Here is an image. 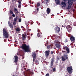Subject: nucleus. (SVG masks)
<instances>
[{
	"mask_svg": "<svg viewBox=\"0 0 76 76\" xmlns=\"http://www.w3.org/2000/svg\"><path fill=\"white\" fill-rule=\"evenodd\" d=\"M38 13L37 12H36V11H34L33 12V15H37V13Z\"/></svg>",
	"mask_w": 76,
	"mask_h": 76,
	"instance_id": "26",
	"label": "nucleus"
},
{
	"mask_svg": "<svg viewBox=\"0 0 76 76\" xmlns=\"http://www.w3.org/2000/svg\"><path fill=\"white\" fill-rule=\"evenodd\" d=\"M69 47H67V46H66L64 47L63 49L64 50H66Z\"/></svg>",
	"mask_w": 76,
	"mask_h": 76,
	"instance_id": "24",
	"label": "nucleus"
},
{
	"mask_svg": "<svg viewBox=\"0 0 76 76\" xmlns=\"http://www.w3.org/2000/svg\"><path fill=\"white\" fill-rule=\"evenodd\" d=\"M53 37H56V35H55V34L53 35Z\"/></svg>",
	"mask_w": 76,
	"mask_h": 76,
	"instance_id": "49",
	"label": "nucleus"
},
{
	"mask_svg": "<svg viewBox=\"0 0 76 76\" xmlns=\"http://www.w3.org/2000/svg\"><path fill=\"white\" fill-rule=\"evenodd\" d=\"M68 58L67 54L66 55H64V56H62L61 57L62 60L63 61H64L66 60H67Z\"/></svg>",
	"mask_w": 76,
	"mask_h": 76,
	"instance_id": "4",
	"label": "nucleus"
},
{
	"mask_svg": "<svg viewBox=\"0 0 76 76\" xmlns=\"http://www.w3.org/2000/svg\"><path fill=\"white\" fill-rule=\"evenodd\" d=\"M62 52L63 53H64V52H65V51H64L63 50H62Z\"/></svg>",
	"mask_w": 76,
	"mask_h": 76,
	"instance_id": "52",
	"label": "nucleus"
},
{
	"mask_svg": "<svg viewBox=\"0 0 76 76\" xmlns=\"http://www.w3.org/2000/svg\"><path fill=\"white\" fill-rule=\"evenodd\" d=\"M50 50H48V51H46L45 52V56L46 58L48 57L50 55Z\"/></svg>",
	"mask_w": 76,
	"mask_h": 76,
	"instance_id": "5",
	"label": "nucleus"
},
{
	"mask_svg": "<svg viewBox=\"0 0 76 76\" xmlns=\"http://www.w3.org/2000/svg\"><path fill=\"white\" fill-rule=\"evenodd\" d=\"M26 37H27V35L25 34H22V39L23 41H24L26 39Z\"/></svg>",
	"mask_w": 76,
	"mask_h": 76,
	"instance_id": "9",
	"label": "nucleus"
},
{
	"mask_svg": "<svg viewBox=\"0 0 76 76\" xmlns=\"http://www.w3.org/2000/svg\"><path fill=\"white\" fill-rule=\"evenodd\" d=\"M22 67L23 68H24V67H25V66H22Z\"/></svg>",
	"mask_w": 76,
	"mask_h": 76,
	"instance_id": "46",
	"label": "nucleus"
},
{
	"mask_svg": "<svg viewBox=\"0 0 76 76\" xmlns=\"http://www.w3.org/2000/svg\"><path fill=\"white\" fill-rule=\"evenodd\" d=\"M69 76H70V75H69Z\"/></svg>",
	"mask_w": 76,
	"mask_h": 76,
	"instance_id": "60",
	"label": "nucleus"
},
{
	"mask_svg": "<svg viewBox=\"0 0 76 76\" xmlns=\"http://www.w3.org/2000/svg\"><path fill=\"white\" fill-rule=\"evenodd\" d=\"M46 12L47 14H50V13L51 12V10H50V8H47V10H46Z\"/></svg>",
	"mask_w": 76,
	"mask_h": 76,
	"instance_id": "15",
	"label": "nucleus"
},
{
	"mask_svg": "<svg viewBox=\"0 0 76 76\" xmlns=\"http://www.w3.org/2000/svg\"><path fill=\"white\" fill-rule=\"evenodd\" d=\"M36 10H37V12H38V11H39V8H37V9Z\"/></svg>",
	"mask_w": 76,
	"mask_h": 76,
	"instance_id": "39",
	"label": "nucleus"
},
{
	"mask_svg": "<svg viewBox=\"0 0 76 76\" xmlns=\"http://www.w3.org/2000/svg\"><path fill=\"white\" fill-rule=\"evenodd\" d=\"M28 39H30L31 37H28Z\"/></svg>",
	"mask_w": 76,
	"mask_h": 76,
	"instance_id": "44",
	"label": "nucleus"
},
{
	"mask_svg": "<svg viewBox=\"0 0 76 76\" xmlns=\"http://www.w3.org/2000/svg\"><path fill=\"white\" fill-rule=\"evenodd\" d=\"M12 17H13L14 18L15 17V14H12Z\"/></svg>",
	"mask_w": 76,
	"mask_h": 76,
	"instance_id": "41",
	"label": "nucleus"
},
{
	"mask_svg": "<svg viewBox=\"0 0 76 76\" xmlns=\"http://www.w3.org/2000/svg\"><path fill=\"white\" fill-rule=\"evenodd\" d=\"M51 54H53V51H51Z\"/></svg>",
	"mask_w": 76,
	"mask_h": 76,
	"instance_id": "45",
	"label": "nucleus"
},
{
	"mask_svg": "<svg viewBox=\"0 0 76 76\" xmlns=\"http://www.w3.org/2000/svg\"><path fill=\"white\" fill-rule=\"evenodd\" d=\"M73 0V1H75V0Z\"/></svg>",
	"mask_w": 76,
	"mask_h": 76,
	"instance_id": "58",
	"label": "nucleus"
},
{
	"mask_svg": "<svg viewBox=\"0 0 76 76\" xmlns=\"http://www.w3.org/2000/svg\"><path fill=\"white\" fill-rule=\"evenodd\" d=\"M61 4L62 5V7H65L66 6V3H65V2H62L61 3Z\"/></svg>",
	"mask_w": 76,
	"mask_h": 76,
	"instance_id": "11",
	"label": "nucleus"
},
{
	"mask_svg": "<svg viewBox=\"0 0 76 76\" xmlns=\"http://www.w3.org/2000/svg\"><path fill=\"white\" fill-rule=\"evenodd\" d=\"M10 14H13V13H14L13 12V11H12L10 10Z\"/></svg>",
	"mask_w": 76,
	"mask_h": 76,
	"instance_id": "32",
	"label": "nucleus"
},
{
	"mask_svg": "<svg viewBox=\"0 0 76 76\" xmlns=\"http://www.w3.org/2000/svg\"><path fill=\"white\" fill-rule=\"evenodd\" d=\"M18 0V2L19 3L18 7L19 8H20L21 7V1H20V0Z\"/></svg>",
	"mask_w": 76,
	"mask_h": 76,
	"instance_id": "16",
	"label": "nucleus"
},
{
	"mask_svg": "<svg viewBox=\"0 0 76 76\" xmlns=\"http://www.w3.org/2000/svg\"><path fill=\"white\" fill-rule=\"evenodd\" d=\"M70 8H71V6L68 5L67 8V10H69V9H70Z\"/></svg>",
	"mask_w": 76,
	"mask_h": 76,
	"instance_id": "27",
	"label": "nucleus"
},
{
	"mask_svg": "<svg viewBox=\"0 0 76 76\" xmlns=\"http://www.w3.org/2000/svg\"><path fill=\"white\" fill-rule=\"evenodd\" d=\"M13 23V25L14 26H15V25H16V23H15V22H14Z\"/></svg>",
	"mask_w": 76,
	"mask_h": 76,
	"instance_id": "42",
	"label": "nucleus"
},
{
	"mask_svg": "<svg viewBox=\"0 0 76 76\" xmlns=\"http://www.w3.org/2000/svg\"><path fill=\"white\" fill-rule=\"evenodd\" d=\"M20 30L19 28H16V29H15L16 32H19L20 31Z\"/></svg>",
	"mask_w": 76,
	"mask_h": 76,
	"instance_id": "20",
	"label": "nucleus"
},
{
	"mask_svg": "<svg viewBox=\"0 0 76 76\" xmlns=\"http://www.w3.org/2000/svg\"><path fill=\"white\" fill-rule=\"evenodd\" d=\"M8 25L10 28H13V25L12 24H11V23L10 21H8Z\"/></svg>",
	"mask_w": 76,
	"mask_h": 76,
	"instance_id": "12",
	"label": "nucleus"
},
{
	"mask_svg": "<svg viewBox=\"0 0 76 76\" xmlns=\"http://www.w3.org/2000/svg\"><path fill=\"white\" fill-rule=\"evenodd\" d=\"M70 40L72 42V41H75V37H73V36H72L70 37Z\"/></svg>",
	"mask_w": 76,
	"mask_h": 76,
	"instance_id": "19",
	"label": "nucleus"
},
{
	"mask_svg": "<svg viewBox=\"0 0 76 76\" xmlns=\"http://www.w3.org/2000/svg\"><path fill=\"white\" fill-rule=\"evenodd\" d=\"M3 34L4 37V38H9V33L7 32V31L6 30V29L3 28Z\"/></svg>",
	"mask_w": 76,
	"mask_h": 76,
	"instance_id": "2",
	"label": "nucleus"
},
{
	"mask_svg": "<svg viewBox=\"0 0 76 76\" xmlns=\"http://www.w3.org/2000/svg\"><path fill=\"white\" fill-rule=\"evenodd\" d=\"M15 0H12V1H15Z\"/></svg>",
	"mask_w": 76,
	"mask_h": 76,
	"instance_id": "55",
	"label": "nucleus"
},
{
	"mask_svg": "<svg viewBox=\"0 0 76 76\" xmlns=\"http://www.w3.org/2000/svg\"><path fill=\"white\" fill-rule=\"evenodd\" d=\"M64 0V1H65V2H66V1H67V0Z\"/></svg>",
	"mask_w": 76,
	"mask_h": 76,
	"instance_id": "50",
	"label": "nucleus"
},
{
	"mask_svg": "<svg viewBox=\"0 0 76 76\" xmlns=\"http://www.w3.org/2000/svg\"><path fill=\"white\" fill-rule=\"evenodd\" d=\"M26 76H28V74H26Z\"/></svg>",
	"mask_w": 76,
	"mask_h": 76,
	"instance_id": "54",
	"label": "nucleus"
},
{
	"mask_svg": "<svg viewBox=\"0 0 76 76\" xmlns=\"http://www.w3.org/2000/svg\"><path fill=\"white\" fill-rule=\"evenodd\" d=\"M21 18L19 19V20H18L19 22H21Z\"/></svg>",
	"mask_w": 76,
	"mask_h": 76,
	"instance_id": "37",
	"label": "nucleus"
},
{
	"mask_svg": "<svg viewBox=\"0 0 76 76\" xmlns=\"http://www.w3.org/2000/svg\"><path fill=\"white\" fill-rule=\"evenodd\" d=\"M14 57H15L14 63H17V62H18V57L17 56H14Z\"/></svg>",
	"mask_w": 76,
	"mask_h": 76,
	"instance_id": "13",
	"label": "nucleus"
},
{
	"mask_svg": "<svg viewBox=\"0 0 76 76\" xmlns=\"http://www.w3.org/2000/svg\"><path fill=\"white\" fill-rule=\"evenodd\" d=\"M4 61H4V63H5V62H6V60H5L4 59Z\"/></svg>",
	"mask_w": 76,
	"mask_h": 76,
	"instance_id": "48",
	"label": "nucleus"
},
{
	"mask_svg": "<svg viewBox=\"0 0 76 76\" xmlns=\"http://www.w3.org/2000/svg\"><path fill=\"white\" fill-rule=\"evenodd\" d=\"M45 1L47 2H48V1H49V0H45Z\"/></svg>",
	"mask_w": 76,
	"mask_h": 76,
	"instance_id": "47",
	"label": "nucleus"
},
{
	"mask_svg": "<svg viewBox=\"0 0 76 76\" xmlns=\"http://www.w3.org/2000/svg\"><path fill=\"white\" fill-rule=\"evenodd\" d=\"M40 31H41L38 28H37V32H40Z\"/></svg>",
	"mask_w": 76,
	"mask_h": 76,
	"instance_id": "40",
	"label": "nucleus"
},
{
	"mask_svg": "<svg viewBox=\"0 0 76 76\" xmlns=\"http://www.w3.org/2000/svg\"><path fill=\"white\" fill-rule=\"evenodd\" d=\"M35 59H36V58H33V63H34Z\"/></svg>",
	"mask_w": 76,
	"mask_h": 76,
	"instance_id": "35",
	"label": "nucleus"
},
{
	"mask_svg": "<svg viewBox=\"0 0 76 76\" xmlns=\"http://www.w3.org/2000/svg\"><path fill=\"white\" fill-rule=\"evenodd\" d=\"M55 45L57 48H60V43L58 42H55Z\"/></svg>",
	"mask_w": 76,
	"mask_h": 76,
	"instance_id": "6",
	"label": "nucleus"
},
{
	"mask_svg": "<svg viewBox=\"0 0 76 76\" xmlns=\"http://www.w3.org/2000/svg\"><path fill=\"white\" fill-rule=\"evenodd\" d=\"M21 48L24 50L25 53H28L30 52V47L29 46L25 44H23L22 46H20Z\"/></svg>",
	"mask_w": 76,
	"mask_h": 76,
	"instance_id": "1",
	"label": "nucleus"
},
{
	"mask_svg": "<svg viewBox=\"0 0 76 76\" xmlns=\"http://www.w3.org/2000/svg\"><path fill=\"white\" fill-rule=\"evenodd\" d=\"M55 2L56 4H59L60 3V0H55Z\"/></svg>",
	"mask_w": 76,
	"mask_h": 76,
	"instance_id": "18",
	"label": "nucleus"
},
{
	"mask_svg": "<svg viewBox=\"0 0 76 76\" xmlns=\"http://www.w3.org/2000/svg\"><path fill=\"white\" fill-rule=\"evenodd\" d=\"M66 29L69 32H71L72 30V27L70 25L67 26L66 27Z\"/></svg>",
	"mask_w": 76,
	"mask_h": 76,
	"instance_id": "8",
	"label": "nucleus"
},
{
	"mask_svg": "<svg viewBox=\"0 0 76 76\" xmlns=\"http://www.w3.org/2000/svg\"><path fill=\"white\" fill-rule=\"evenodd\" d=\"M67 51V54H69L70 53V49L69 48L66 50Z\"/></svg>",
	"mask_w": 76,
	"mask_h": 76,
	"instance_id": "21",
	"label": "nucleus"
},
{
	"mask_svg": "<svg viewBox=\"0 0 76 76\" xmlns=\"http://www.w3.org/2000/svg\"><path fill=\"white\" fill-rule=\"evenodd\" d=\"M51 47H52L51 45H48L47 46V49H50V48H51Z\"/></svg>",
	"mask_w": 76,
	"mask_h": 76,
	"instance_id": "22",
	"label": "nucleus"
},
{
	"mask_svg": "<svg viewBox=\"0 0 76 76\" xmlns=\"http://www.w3.org/2000/svg\"><path fill=\"white\" fill-rule=\"evenodd\" d=\"M35 63H36V64H39V61L37 60H36L35 61Z\"/></svg>",
	"mask_w": 76,
	"mask_h": 76,
	"instance_id": "25",
	"label": "nucleus"
},
{
	"mask_svg": "<svg viewBox=\"0 0 76 76\" xmlns=\"http://www.w3.org/2000/svg\"><path fill=\"white\" fill-rule=\"evenodd\" d=\"M57 60L56 61V63H58V60H59V57H57Z\"/></svg>",
	"mask_w": 76,
	"mask_h": 76,
	"instance_id": "23",
	"label": "nucleus"
},
{
	"mask_svg": "<svg viewBox=\"0 0 76 76\" xmlns=\"http://www.w3.org/2000/svg\"><path fill=\"white\" fill-rule=\"evenodd\" d=\"M24 70H26V68H24Z\"/></svg>",
	"mask_w": 76,
	"mask_h": 76,
	"instance_id": "53",
	"label": "nucleus"
},
{
	"mask_svg": "<svg viewBox=\"0 0 76 76\" xmlns=\"http://www.w3.org/2000/svg\"><path fill=\"white\" fill-rule=\"evenodd\" d=\"M24 34H26V33L25 32H24Z\"/></svg>",
	"mask_w": 76,
	"mask_h": 76,
	"instance_id": "56",
	"label": "nucleus"
},
{
	"mask_svg": "<svg viewBox=\"0 0 76 76\" xmlns=\"http://www.w3.org/2000/svg\"><path fill=\"white\" fill-rule=\"evenodd\" d=\"M27 72H29V74L31 73V71L30 69H29L27 70Z\"/></svg>",
	"mask_w": 76,
	"mask_h": 76,
	"instance_id": "29",
	"label": "nucleus"
},
{
	"mask_svg": "<svg viewBox=\"0 0 76 76\" xmlns=\"http://www.w3.org/2000/svg\"><path fill=\"white\" fill-rule=\"evenodd\" d=\"M68 42V40L66 39H65V42Z\"/></svg>",
	"mask_w": 76,
	"mask_h": 76,
	"instance_id": "38",
	"label": "nucleus"
},
{
	"mask_svg": "<svg viewBox=\"0 0 76 76\" xmlns=\"http://www.w3.org/2000/svg\"><path fill=\"white\" fill-rule=\"evenodd\" d=\"M17 76V75H13V76Z\"/></svg>",
	"mask_w": 76,
	"mask_h": 76,
	"instance_id": "51",
	"label": "nucleus"
},
{
	"mask_svg": "<svg viewBox=\"0 0 76 76\" xmlns=\"http://www.w3.org/2000/svg\"><path fill=\"white\" fill-rule=\"evenodd\" d=\"M18 20V18L17 17L14 18V21L15 22H16Z\"/></svg>",
	"mask_w": 76,
	"mask_h": 76,
	"instance_id": "28",
	"label": "nucleus"
},
{
	"mask_svg": "<svg viewBox=\"0 0 76 76\" xmlns=\"http://www.w3.org/2000/svg\"><path fill=\"white\" fill-rule=\"evenodd\" d=\"M40 36H41V35L40 34V33H38L37 34V36L38 37H40Z\"/></svg>",
	"mask_w": 76,
	"mask_h": 76,
	"instance_id": "34",
	"label": "nucleus"
},
{
	"mask_svg": "<svg viewBox=\"0 0 76 76\" xmlns=\"http://www.w3.org/2000/svg\"><path fill=\"white\" fill-rule=\"evenodd\" d=\"M41 32V34H42V33H41V32Z\"/></svg>",
	"mask_w": 76,
	"mask_h": 76,
	"instance_id": "57",
	"label": "nucleus"
},
{
	"mask_svg": "<svg viewBox=\"0 0 76 76\" xmlns=\"http://www.w3.org/2000/svg\"><path fill=\"white\" fill-rule=\"evenodd\" d=\"M16 11V12L15 11V15H18V14L19 13V12L18 11Z\"/></svg>",
	"mask_w": 76,
	"mask_h": 76,
	"instance_id": "31",
	"label": "nucleus"
},
{
	"mask_svg": "<svg viewBox=\"0 0 76 76\" xmlns=\"http://www.w3.org/2000/svg\"><path fill=\"white\" fill-rule=\"evenodd\" d=\"M54 58H53L51 59V61L50 62V69H51L52 68V67L53 66V64H54Z\"/></svg>",
	"mask_w": 76,
	"mask_h": 76,
	"instance_id": "7",
	"label": "nucleus"
},
{
	"mask_svg": "<svg viewBox=\"0 0 76 76\" xmlns=\"http://www.w3.org/2000/svg\"><path fill=\"white\" fill-rule=\"evenodd\" d=\"M68 3L69 5H72L73 3V0H68Z\"/></svg>",
	"mask_w": 76,
	"mask_h": 76,
	"instance_id": "10",
	"label": "nucleus"
},
{
	"mask_svg": "<svg viewBox=\"0 0 76 76\" xmlns=\"http://www.w3.org/2000/svg\"><path fill=\"white\" fill-rule=\"evenodd\" d=\"M14 10L15 12L18 10L17 9H16V8H15V7H14Z\"/></svg>",
	"mask_w": 76,
	"mask_h": 76,
	"instance_id": "33",
	"label": "nucleus"
},
{
	"mask_svg": "<svg viewBox=\"0 0 76 76\" xmlns=\"http://www.w3.org/2000/svg\"><path fill=\"white\" fill-rule=\"evenodd\" d=\"M45 76H49V74H47Z\"/></svg>",
	"mask_w": 76,
	"mask_h": 76,
	"instance_id": "43",
	"label": "nucleus"
},
{
	"mask_svg": "<svg viewBox=\"0 0 76 76\" xmlns=\"http://www.w3.org/2000/svg\"><path fill=\"white\" fill-rule=\"evenodd\" d=\"M53 72H56V68L54 67L53 69Z\"/></svg>",
	"mask_w": 76,
	"mask_h": 76,
	"instance_id": "36",
	"label": "nucleus"
},
{
	"mask_svg": "<svg viewBox=\"0 0 76 76\" xmlns=\"http://www.w3.org/2000/svg\"><path fill=\"white\" fill-rule=\"evenodd\" d=\"M66 70L68 72V73H69V74H71V73L73 72V69H72V66H71L70 67H67Z\"/></svg>",
	"mask_w": 76,
	"mask_h": 76,
	"instance_id": "3",
	"label": "nucleus"
},
{
	"mask_svg": "<svg viewBox=\"0 0 76 76\" xmlns=\"http://www.w3.org/2000/svg\"><path fill=\"white\" fill-rule=\"evenodd\" d=\"M32 56L33 57V58H37V55H36L35 53L34 52L33 53Z\"/></svg>",
	"mask_w": 76,
	"mask_h": 76,
	"instance_id": "17",
	"label": "nucleus"
},
{
	"mask_svg": "<svg viewBox=\"0 0 76 76\" xmlns=\"http://www.w3.org/2000/svg\"><path fill=\"white\" fill-rule=\"evenodd\" d=\"M31 36H32V34H31Z\"/></svg>",
	"mask_w": 76,
	"mask_h": 76,
	"instance_id": "59",
	"label": "nucleus"
},
{
	"mask_svg": "<svg viewBox=\"0 0 76 76\" xmlns=\"http://www.w3.org/2000/svg\"><path fill=\"white\" fill-rule=\"evenodd\" d=\"M60 28L59 27H56L55 28V31H56L57 33H58V32H60Z\"/></svg>",
	"mask_w": 76,
	"mask_h": 76,
	"instance_id": "14",
	"label": "nucleus"
},
{
	"mask_svg": "<svg viewBox=\"0 0 76 76\" xmlns=\"http://www.w3.org/2000/svg\"><path fill=\"white\" fill-rule=\"evenodd\" d=\"M37 7H39V6H40V4L38 2L37 3Z\"/></svg>",
	"mask_w": 76,
	"mask_h": 76,
	"instance_id": "30",
	"label": "nucleus"
}]
</instances>
